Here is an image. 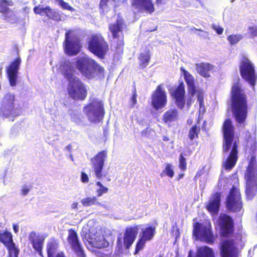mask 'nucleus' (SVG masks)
<instances>
[{"mask_svg": "<svg viewBox=\"0 0 257 257\" xmlns=\"http://www.w3.org/2000/svg\"><path fill=\"white\" fill-rule=\"evenodd\" d=\"M73 66L69 60L64 61L62 65V73L65 77L69 81H71L73 77L74 72Z\"/></svg>", "mask_w": 257, "mask_h": 257, "instance_id": "c756f323", "label": "nucleus"}, {"mask_svg": "<svg viewBox=\"0 0 257 257\" xmlns=\"http://www.w3.org/2000/svg\"><path fill=\"white\" fill-rule=\"evenodd\" d=\"M230 109L238 123H243L248 115L247 96L238 81L234 83L230 92Z\"/></svg>", "mask_w": 257, "mask_h": 257, "instance_id": "f03ea898", "label": "nucleus"}, {"mask_svg": "<svg viewBox=\"0 0 257 257\" xmlns=\"http://www.w3.org/2000/svg\"><path fill=\"white\" fill-rule=\"evenodd\" d=\"M188 257H191V254H189V255L188 256Z\"/></svg>", "mask_w": 257, "mask_h": 257, "instance_id": "774afa93", "label": "nucleus"}, {"mask_svg": "<svg viewBox=\"0 0 257 257\" xmlns=\"http://www.w3.org/2000/svg\"><path fill=\"white\" fill-rule=\"evenodd\" d=\"M84 113L91 122L97 123L101 120L104 115V109L102 101L97 98L93 99L83 107Z\"/></svg>", "mask_w": 257, "mask_h": 257, "instance_id": "423d86ee", "label": "nucleus"}, {"mask_svg": "<svg viewBox=\"0 0 257 257\" xmlns=\"http://www.w3.org/2000/svg\"><path fill=\"white\" fill-rule=\"evenodd\" d=\"M127 25L124 19L118 16L115 22L108 25V29L115 44V49H119L124 45V29Z\"/></svg>", "mask_w": 257, "mask_h": 257, "instance_id": "0eeeda50", "label": "nucleus"}, {"mask_svg": "<svg viewBox=\"0 0 257 257\" xmlns=\"http://www.w3.org/2000/svg\"><path fill=\"white\" fill-rule=\"evenodd\" d=\"M183 176H184V174H179L178 176V180H180Z\"/></svg>", "mask_w": 257, "mask_h": 257, "instance_id": "e2e57ef3", "label": "nucleus"}, {"mask_svg": "<svg viewBox=\"0 0 257 257\" xmlns=\"http://www.w3.org/2000/svg\"><path fill=\"white\" fill-rule=\"evenodd\" d=\"M158 257H163V255L161 254V255H160Z\"/></svg>", "mask_w": 257, "mask_h": 257, "instance_id": "338daca9", "label": "nucleus"}, {"mask_svg": "<svg viewBox=\"0 0 257 257\" xmlns=\"http://www.w3.org/2000/svg\"><path fill=\"white\" fill-rule=\"evenodd\" d=\"M89 243L92 246L97 248H102L107 247L109 243L104 238L102 234L95 233L90 238Z\"/></svg>", "mask_w": 257, "mask_h": 257, "instance_id": "bb28decb", "label": "nucleus"}, {"mask_svg": "<svg viewBox=\"0 0 257 257\" xmlns=\"http://www.w3.org/2000/svg\"><path fill=\"white\" fill-rule=\"evenodd\" d=\"M179 119V112L176 108H171L163 114L162 120L164 123L170 124L176 122Z\"/></svg>", "mask_w": 257, "mask_h": 257, "instance_id": "cd10ccee", "label": "nucleus"}, {"mask_svg": "<svg viewBox=\"0 0 257 257\" xmlns=\"http://www.w3.org/2000/svg\"><path fill=\"white\" fill-rule=\"evenodd\" d=\"M8 250V257H18L19 249L16 246L14 242L6 246Z\"/></svg>", "mask_w": 257, "mask_h": 257, "instance_id": "58836bf2", "label": "nucleus"}, {"mask_svg": "<svg viewBox=\"0 0 257 257\" xmlns=\"http://www.w3.org/2000/svg\"><path fill=\"white\" fill-rule=\"evenodd\" d=\"M49 7V6H47L45 8H40L39 6L35 7L34 8V12L37 15H40L41 16L45 15L46 16Z\"/></svg>", "mask_w": 257, "mask_h": 257, "instance_id": "a18cd8bd", "label": "nucleus"}, {"mask_svg": "<svg viewBox=\"0 0 257 257\" xmlns=\"http://www.w3.org/2000/svg\"><path fill=\"white\" fill-rule=\"evenodd\" d=\"M151 58V51L149 49L140 53L138 56L140 68L142 69L146 68L150 63Z\"/></svg>", "mask_w": 257, "mask_h": 257, "instance_id": "7c9ffc66", "label": "nucleus"}, {"mask_svg": "<svg viewBox=\"0 0 257 257\" xmlns=\"http://www.w3.org/2000/svg\"><path fill=\"white\" fill-rule=\"evenodd\" d=\"M200 132L201 128L200 126L196 124L193 125L188 131V138L190 141L198 139Z\"/></svg>", "mask_w": 257, "mask_h": 257, "instance_id": "e433bc0d", "label": "nucleus"}, {"mask_svg": "<svg viewBox=\"0 0 257 257\" xmlns=\"http://www.w3.org/2000/svg\"><path fill=\"white\" fill-rule=\"evenodd\" d=\"M197 99L199 101L200 106L201 107L203 104V96L202 92H198L197 94Z\"/></svg>", "mask_w": 257, "mask_h": 257, "instance_id": "5fc2aeb1", "label": "nucleus"}, {"mask_svg": "<svg viewBox=\"0 0 257 257\" xmlns=\"http://www.w3.org/2000/svg\"><path fill=\"white\" fill-rule=\"evenodd\" d=\"M68 232L67 240L71 249L77 257H86L77 231L74 229L70 228L68 229Z\"/></svg>", "mask_w": 257, "mask_h": 257, "instance_id": "f3484780", "label": "nucleus"}, {"mask_svg": "<svg viewBox=\"0 0 257 257\" xmlns=\"http://www.w3.org/2000/svg\"><path fill=\"white\" fill-rule=\"evenodd\" d=\"M97 186L99 187V188L97 190V196H100L102 194L107 192L108 188L101 184L99 181H97L96 183Z\"/></svg>", "mask_w": 257, "mask_h": 257, "instance_id": "de8ad7c7", "label": "nucleus"}, {"mask_svg": "<svg viewBox=\"0 0 257 257\" xmlns=\"http://www.w3.org/2000/svg\"><path fill=\"white\" fill-rule=\"evenodd\" d=\"M151 106L156 110L165 108L167 104V95L163 85H158L151 97Z\"/></svg>", "mask_w": 257, "mask_h": 257, "instance_id": "dca6fc26", "label": "nucleus"}, {"mask_svg": "<svg viewBox=\"0 0 257 257\" xmlns=\"http://www.w3.org/2000/svg\"><path fill=\"white\" fill-rule=\"evenodd\" d=\"M107 155V152L104 150L98 152L90 159V165L97 179H100L106 176V175L103 173V169Z\"/></svg>", "mask_w": 257, "mask_h": 257, "instance_id": "2eb2a0df", "label": "nucleus"}, {"mask_svg": "<svg viewBox=\"0 0 257 257\" xmlns=\"http://www.w3.org/2000/svg\"><path fill=\"white\" fill-rule=\"evenodd\" d=\"M246 182L245 194L247 199H252L257 192V164L254 155H251L244 173Z\"/></svg>", "mask_w": 257, "mask_h": 257, "instance_id": "20e7f679", "label": "nucleus"}, {"mask_svg": "<svg viewBox=\"0 0 257 257\" xmlns=\"http://www.w3.org/2000/svg\"><path fill=\"white\" fill-rule=\"evenodd\" d=\"M137 93L136 88H134V90L133 92V95L131 99V106L132 107H134L137 103Z\"/></svg>", "mask_w": 257, "mask_h": 257, "instance_id": "8fccbe9b", "label": "nucleus"}, {"mask_svg": "<svg viewBox=\"0 0 257 257\" xmlns=\"http://www.w3.org/2000/svg\"><path fill=\"white\" fill-rule=\"evenodd\" d=\"M71 31H67L65 33L64 42L65 51L70 56L75 55L80 51L81 46L78 37L76 36L71 37Z\"/></svg>", "mask_w": 257, "mask_h": 257, "instance_id": "aec40b11", "label": "nucleus"}, {"mask_svg": "<svg viewBox=\"0 0 257 257\" xmlns=\"http://www.w3.org/2000/svg\"><path fill=\"white\" fill-rule=\"evenodd\" d=\"M196 70L197 72L202 76L208 78L210 76L209 72L214 68V66L209 63H201L196 64Z\"/></svg>", "mask_w": 257, "mask_h": 257, "instance_id": "c85d7f7f", "label": "nucleus"}, {"mask_svg": "<svg viewBox=\"0 0 257 257\" xmlns=\"http://www.w3.org/2000/svg\"><path fill=\"white\" fill-rule=\"evenodd\" d=\"M88 50L100 59H104L109 50V46L100 34H93L87 42Z\"/></svg>", "mask_w": 257, "mask_h": 257, "instance_id": "39448f33", "label": "nucleus"}, {"mask_svg": "<svg viewBox=\"0 0 257 257\" xmlns=\"http://www.w3.org/2000/svg\"><path fill=\"white\" fill-rule=\"evenodd\" d=\"M163 140L164 141H168L170 140L169 138H168V137L166 136H164L163 137Z\"/></svg>", "mask_w": 257, "mask_h": 257, "instance_id": "052dcab7", "label": "nucleus"}, {"mask_svg": "<svg viewBox=\"0 0 257 257\" xmlns=\"http://www.w3.org/2000/svg\"><path fill=\"white\" fill-rule=\"evenodd\" d=\"M13 5V2L12 1L1 0L0 13L2 14L4 20H8L9 19H10V16H9L8 14L10 12V10L8 6Z\"/></svg>", "mask_w": 257, "mask_h": 257, "instance_id": "473e14b6", "label": "nucleus"}, {"mask_svg": "<svg viewBox=\"0 0 257 257\" xmlns=\"http://www.w3.org/2000/svg\"><path fill=\"white\" fill-rule=\"evenodd\" d=\"M220 221L221 235L227 237L233 234L234 227L232 218L227 214H223L220 217Z\"/></svg>", "mask_w": 257, "mask_h": 257, "instance_id": "5701e85b", "label": "nucleus"}, {"mask_svg": "<svg viewBox=\"0 0 257 257\" xmlns=\"http://www.w3.org/2000/svg\"><path fill=\"white\" fill-rule=\"evenodd\" d=\"M29 239L34 249L40 256H43L42 249L45 237L41 235L37 234L35 231H31L29 235Z\"/></svg>", "mask_w": 257, "mask_h": 257, "instance_id": "b1692460", "label": "nucleus"}, {"mask_svg": "<svg viewBox=\"0 0 257 257\" xmlns=\"http://www.w3.org/2000/svg\"><path fill=\"white\" fill-rule=\"evenodd\" d=\"M81 181L84 183L88 182L89 178L88 175L85 172H81Z\"/></svg>", "mask_w": 257, "mask_h": 257, "instance_id": "603ef678", "label": "nucleus"}, {"mask_svg": "<svg viewBox=\"0 0 257 257\" xmlns=\"http://www.w3.org/2000/svg\"><path fill=\"white\" fill-rule=\"evenodd\" d=\"M193 235L197 238L200 237L207 243L212 244L214 243L215 237L211 231L210 223L205 225L195 222L193 224Z\"/></svg>", "mask_w": 257, "mask_h": 257, "instance_id": "f8f14e48", "label": "nucleus"}, {"mask_svg": "<svg viewBox=\"0 0 257 257\" xmlns=\"http://www.w3.org/2000/svg\"><path fill=\"white\" fill-rule=\"evenodd\" d=\"M166 175L170 178H172L174 175V172L173 170L172 165L170 164H166L164 170L161 174L160 176L163 177Z\"/></svg>", "mask_w": 257, "mask_h": 257, "instance_id": "a19ab883", "label": "nucleus"}, {"mask_svg": "<svg viewBox=\"0 0 257 257\" xmlns=\"http://www.w3.org/2000/svg\"><path fill=\"white\" fill-rule=\"evenodd\" d=\"M226 206L231 212H239L242 208V200L239 189L232 186L226 197Z\"/></svg>", "mask_w": 257, "mask_h": 257, "instance_id": "9b49d317", "label": "nucleus"}, {"mask_svg": "<svg viewBox=\"0 0 257 257\" xmlns=\"http://www.w3.org/2000/svg\"><path fill=\"white\" fill-rule=\"evenodd\" d=\"M156 233V227L149 225L142 228L139 235V238L135 245L134 254H137L145 246L147 242L152 240Z\"/></svg>", "mask_w": 257, "mask_h": 257, "instance_id": "4468645a", "label": "nucleus"}, {"mask_svg": "<svg viewBox=\"0 0 257 257\" xmlns=\"http://www.w3.org/2000/svg\"><path fill=\"white\" fill-rule=\"evenodd\" d=\"M166 0H156V4L158 5H163L165 3Z\"/></svg>", "mask_w": 257, "mask_h": 257, "instance_id": "6e6d98bb", "label": "nucleus"}, {"mask_svg": "<svg viewBox=\"0 0 257 257\" xmlns=\"http://www.w3.org/2000/svg\"><path fill=\"white\" fill-rule=\"evenodd\" d=\"M49 19L58 22L62 20V13L60 11L56 10H53L49 7L46 16Z\"/></svg>", "mask_w": 257, "mask_h": 257, "instance_id": "c9c22d12", "label": "nucleus"}, {"mask_svg": "<svg viewBox=\"0 0 257 257\" xmlns=\"http://www.w3.org/2000/svg\"><path fill=\"white\" fill-rule=\"evenodd\" d=\"M157 30V27L156 26L155 29L152 30H150V32H152L153 31H156Z\"/></svg>", "mask_w": 257, "mask_h": 257, "instance_id": "69168bd1", "label": "nucleus"}, {"mask_svg": "<svg viewBox=\"0 0 257 257\" xmlns=\"http://www.w3.org/2000/svg\"><path fill=\"white\" fill-rule=\"evenodd\" d=\"M239 70L242 78L254 86L257 80V74L253 64L245 56L242 57L240 60Z\"/></svg>", "mask_w": 257, "mask_h": 257, "instance_id": "9d476101", "label": "nucleus"}, {"mask_svg": "<svg viewBox=\"0 0 257 257\" xmlns=\"http://www.w3.org/2000/svg\"><path fill=\"white\" fill-rule=\"evenodd\" d=\"M0 242L5 246L13 242V236L11 232L7 230L0 232Z\"/></svg>", "mask_w": 257, "mask_h": 257, "instance_id": "4c0bfd02", "label": "nucleus"}, {"mask_svg": "<svg viewBox=\"0 0 257 257\" xmlns=\"http://www.w3.org/2000/svg\"><path fill=\"white\" fill-rule=\"evenodd\" d=\"M21 62V58L20 56H18L9 64L6 68L7 76L10 85L12 87H15L17 85Z\"/></svg>", "mask_w": 257, "mask_h": 257, "instance_id": "6ab92c4d", "label": "nucleus"}, {"mask_svg": "<svg viewBox=\"0 0 257 257\" xmlns=\"http://www.w3.org/2000/svg\"><path fill=\"white\" fill-rule=\"evenodd\" d=\"M212 28L218 35H221L223 33L224 30L222 27L220 26H216L214 25L212 26Z\"/></svg>", "mask_w": 257, "mask_h": 257, "instance_id": "864d4df0", "label": "nucleus"}, {"mask_svg": "<svg viewBox=\"0 0 257 257\" xmlns=\"http://www.w3.org/2000/svg\"><path fill=\"white\" fill-rule=\"evenodd\" d=\"M107 250V251H108V252L107 253L105 254V255H111L112 252V247H111L110 248H108Z\"/></svg>", "mask_w": 257, "mask_h": 257, "instance_id": "bf43d9fd", "label": "nucleus"}, {"mask_svg": "<svg viewBox=\"0 0 257 257\" xmlns=\"http://www.w3.org/2000/svg\"><path fill=\"white\" fill-rule=\"evenodd\" d=\"M13 229L15 233H17L19 231L18 226L16 224L13 225Z\"/></svg>", "mask_w": 257, "mask_h": 257, "instance_id": "13d9d810", "label": "nucleus"}, {"mask_svg": "<svg viewBox=\"0 0 257 257\" xmlns=\"http://www.w3.org/2000/svg\"><path fill=\"white\" fill-rule=\"evenodd\" d=\"M5 99H6V102L10 105L13 110L14 109V101L15 100L14 94L7 93L5 96Z\"/></svg>", "mask_w": 257, "mask_h": 257, "instance_id": "79ce46f5", "label": "nucleus"}, {"mask_svg": "<svg viewBox=\"0 0 257 257\" xmlns=\"http://www.w3.org/2000/svg\"><path fill=\"white\" fill-rule=\"evenodd\" d=\"M67 89L69 96L74 100H84L87 97L86 85L79 78L74 77L69 82Z\"/></svg>", "mask_w": 257, "mask_h": 257, "instance_id": "6e6552de", "label": "nucleus"}, {"mask_svg": "<svg viewBox=\"0 0 257 257\" xmlns=\"http://www.w3.org/2000/svg\"><path fill=\"white\" fill-rule=\"evenodd\" d=\"M77 206H78V203L77 202H73L71 204V208H72V209H76V208H77Z\"/></svg>", "mask_w": 257, "mask_h": 257, "instance_id": "4d7b16f0", "label": "nucleus"}, {"mask_svg": "<svg viewBox=\"0 0 257 257\" xmlns=\"http://www.w3.org/2000/svg\"><path fill=\"white\" fill-rule=\"evenodd\" d=\"M81 203L85 207L99 204L96 196L93 197H87L83 198L81 200Z\"/></svg>", "mask_w": 257, "mask_h": 257, "instance_id": "ea45409f", "label": "nucleus"}, {"mask_svg": "<svg viewBox=\"0 0 257 257\" xmlns=\"http://www.w3.org/2000/svg\"><path fill=\"white\" fill-rule=\"evenodd\" d=\"M221 257H238V250L234 239L223 240L219 247Z\"/></svg>", "mask_w": 257, "mask_h": 257, "instance_id": "a211bd4d", "label": "nucleus"}, {"mask_svg": "<svg viewBox=\"0 0 257 257\" xmlns=\"http://www.w3.org/2000/svg\"><path fill=\"white\" fill-rule=\"evenodd\" d=\"M75 65L81 75L88 79H102L105 77V69L94 59L89 57L79 58Z\"/></svg>", "mask_w": 257, "mask_h": 257, "instance_id": "7ed1b4c3", "label": "nucleus"}, {"mask_svg": "<svg viewBox=\"0 0 257 257\" xmlns=\"http://www.w3.org/2000/svg\"><path fill=\"white\" fill-rule=\"evenodd\" d=\"M132 6L139 11H145L150 14L155 11V7L152 0H133Z\"/></svg>", "mask_w": 257, "mask_h": 257, "instance_id": "a878e982", "label": "nucleus"}, {"mask_svg": "<svg viewBox=\"0 0 257 257\" xmlns=\"http://www.w3.org/2000/svg\"><path fill=\"white\" fill-rule=\"evenodd\" d=\"M193 235L197 238L200 237L207 243L212 244L214 243L215 237L211 231L210 223L205 225L195 222L193 224Z\"/></svg>", "mask_w": 257, "mask_h": 257, "instance_id": "ddd939ff", "label": "nucleus"}, {"mask_svg": "<svg viewBox=\"0 0 257 257\" xmlns=\"http://www.w3.org/2000/svg\"><path fill=\"white\" fill-rule=\"evenodd\" d=\"M221 193L216 192L211 195L206 208L211 214L218 213L220 205Z\"/></svg>", "mask_w": 257, "mask_h": 257, "instance_id": "393cba45", "label": "nucleus"}, {"mask_svg": "<svg viewBox=\"0 0 257 257\" xmlns=\"http://www.w3.org/2000/svg\"><path fill=\"white\" fill-rule=\"evenodd\" d=\"M180 70L183 74L184 79L188 85V98L187 100V105L188 107H190L193 102V97L197 92L195 86L194 78L193 75L183 67L180 68Z\"/></svg>", "mask_w": 257, "mask_h": 257, "instance_id": "412c9836", "label": "nucleus"}, {"mask_svg": "<svg viewBox=\"0 0 257 257\" xmlns=\"http://www.w3.org/2000/svg\"><path fill=\"white\" fill-rule=\"evenodd\" d=\"M58 248V244L54 241L49 242L47 245V253L48 257H66L63 252L55 254Z\"/></svg>", "mask_w": 257, "mask_h": 257, "instance_id": "2f4dec72", "label": "nucleus"}, {"mask_svg": "<svg viewBox=\"0 0 257 257\" xmlns=\"http://www.w3.org/2000/svg\"><path fill=\"white\" fill-rule=\"evenodd\" d=\"M55 1L59 3V6H60L63 9L69 10L71 12L74 11V9L72 7L63 0H55Z\"/></svg>", "mask_w": 257, "mask_h": 257, "instance_id": "49530a36", "label": "nucleus"}, {"mask_svg": "<svg viewBox=\"0 0 257 257\" xmlns=\"http://www.w3.org/2000/svg\"><path fill=\"white\" fill-rule=\"evenodd\" d=\"M148 128H146L145 130L142 132V134H146Z\"/></svg>", "mask_w": 257, "mask_h": 257, "instance_id": "0e129e2a", "label": "nucleus"}, {"mask_svg": "<svg viewBox=\"0 0 257 257\" xmlns=\"http://www.w3.org/2000/svg\"><path fill=\"white\" fill-rule=\"evenodd\" d=\"M242 38L241 35H231L227 37V40L231 45L237 43Z\"/></svg>", "mask_w": 257, "mask_h": 257, "instance_id": "37998d69", "label": "nucleus"}, {"mask_svg": "<svg viewBox=\"0 0 257 257\" xmlns=\"http://www.w3.org/2000/svg\"><path fill=\"white\" fill-rule=\"evenodd\" d=\"M116 0H100L99 4L100 13L103 14L107 13L111 9V2L114 3Z\"/></svg>", "mask_w": 257, "mask_h": 257, "instance_id": "f704fd0d", "label": "nucleus"}, {"mask_svg": "<svg viewBox=\"0 0 257 257\" xmlns=\"http://www.w3.org/2000/svg\"><path fill=\"white\" fill-rule=\"evenodd\" d=\"M234 130L231 120L229 118L225 119L222 126V152L228 155L222 163V167L228 171L234 167L238 159L239 141L234 140Z\"/></svg>", "mask_w": 257, "mask_h": 257, "instance_id": "f257e3e1", "label": "nucleus"}, {"mask_svg": "<svg viewBox=\"0 0 257 257\" xmlns=\"http://www.w3.org/2000/svg\"><path fill=\"white\" fill-rule=\"evenodd\" d=\"M140 228V224L126 227L123 237L118 236L117 238L116 246L118 249H122L123 247L129 249L135 241Z\"/></svg>", "mask_w": 257, "mask_h": 257, "instance_id": "1a4fd4ad", "label": "nucleus"}, {"mask_svg": "<svg viewBox=\"0 0 257 257\" xmlns=\"http://www.w3.org/2000/svg\"><path fill=\"white\" fill-rule=\"evenodd\" d=\"M179 167L182 171H185L187 169V162L186 158L184 157L183 154L181 153L179 158Z\"/></svg>", "mask_w": 257, "mask_h": 257, "instance_id": "c03bdc74", "label": "nucleus"}, {"mask_svg": "<svg viewBox=\"0 0 257 257\" xmlns=\"http://www.w3.org/2000/svg\"><path fill=\"white\" fill-rule=\"evenodd\" d=\"M196 257H216L213 249L207 246L201 247Z\"/></svg>", "mask_w": 257, "mask_h": 257, "instance_id": "72a5a7b5", "label": "nucleus"}, {"mask_svg": "<svg viewBox=\"0 0 257 257\" xmlns=\"http://www.w3.org/2000/svg\"><path fill=\"white\" fill-rule=\"evenodd\" d=\"M249 34L251 38L257 37V26H250L248 28Z\"/></svg>", "mask_w": 257, "mask_h": 257, "instance_id": "09e8293b", "label": "nucleus"}, {"mask_svg": "<svg viewBox=\"0 0 257 257\" xmlns=\"http://www.w3.org/2000/svg\"><path fill=\"white\" fill-rule=\"evenodd\" d=\"M32 188L33 187L31 185L28 186L24 185L21 189V194L24 196L27 195Z\"/></svg>", "mask_w": 257, "mask_h": 257, "instance_id": "3c124183", "label": "nucleus"}, {"mask_svg": "<svg viewBox=\"0 0 257 257\" xmlns=\"http://www.w3.org/2000/svg\"><path fill=\"white\" fill-rule=\"evenodd\" d=\"M172 98L177 107L182 109L185 105V86L182 81L179 83L177 87L170 93Z\"/></svg>", "mask_w": 257, "mask_h": 257, "instance_id": "4be33fe9", "label": "nucleus"}, {"mask_svg": "<svg viewBox=\"0 0 257 257\" xmlns=\"http://www.w3.org/2000/svg\"><path fill=\"white\" fill-rule=\"evenodd\" d=\"M187 123L188 125H191L193 123V120L192 119H188L187 121Z\"/></svg>", "mask_w": 257, "mask_h": 257, "instance_id": "680f3d73", "label": "nucleus"}]
</instances>
